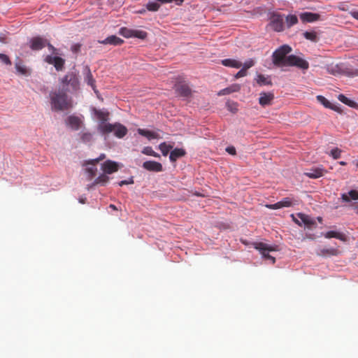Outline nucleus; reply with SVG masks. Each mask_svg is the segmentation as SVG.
<instances>
[{"label": "nucleus", "mask_w": 358, "mask_h": 358, "mask_svg": "<svg viewBox=\"0 0 358 358\" xmlns=\"http://www.w3.org/2000/svg\"><path fill=\"white\" fill-rule=\"evenodd\" d=\"M246 76H247V71L242 68L239 71H238L236 73V74L235 75V78L238 79V78H242V77H244Z\"/></svg>", "instance_id": "nucleus-45"}, {"label": "nucleus", "mask_w": 358, "mask_h": 358, "mask_svg": "<svg viewBox=\"0 0 358 358\" xmlns=\"http://www.w3.org/2000/svg\"><path fill=\"white\" fill-rule=\"evenodd\" d=\"M47 40L42 37L36 36L30 40V48L32 50H40L46 46Z\"/></svg>", "instance_id": "nucleus-14"}, {"label": "nucleus", "mask_w": 358, "mask_h": 358, "mask_svg": "<svg viewBox=\"0 0 358 358\" xmlns=\"http://www.w3.org/2000/svg\"><path fill=\"white\" fill-rule=\"evenodd\" d=\"M101 169L104 173L112 174L118 171L119 166L115 162L107 160L102 164Z\"/></svg>", "instance_id": "nucleus-13"}, {"label": "nucleus", "mask_w": 358, "mask_h": 358, "mask_svg": "<svg viewBox=\"0 0 358 358\" xmlns=\"http://www.w3.org/2000/svg\"><path fill=\"white\" fill-rule=\"evenodd\" d=\"M142 153L146 155L152 156L155 157H159V155L155 152L152 147L146 146L142 150Z\"/></svg>", "instance_id": "nucleus-34"}, {"label": "nucleus", "mask_w": 358, "mask_h": 358, "mask_svg": "<svg viewBox=\"0 0 358 358\" xmlns=\"http://www.w3.org/2000/svg\"><path fill=\"white\" fill-rule=\"evenodd\" d=\"M351 16H352L355 19L358 20V10H352L350 13Z\"/></svg>", "instance_id": "nucleus-55"}, {"label": "nucleus", "mask_w": 358, "mask_h": 358, "mask_svg": "<svg viewBox=\"0 0 358 358\" xmlns=\"http://www.w3.org/2000/svg\"><path fill=\"white\" fill-rule=\"evenodd\" d=\"M66 123L73 130H78L82 123L81 120L75 115H70L66 120Z\"/></svg>", "instance_id": "nucleus-18"}, {"label": "nucleus", "mask_w": 358, "mask_h": 358, "mask_svg": "<svg viewBox=\"0 0 358 358\" xmlns=\"http://www.w3.org/2000/svg\"><path fill=\"white\" fill-rule=\"evenodd\" d=\"M314 19H315V22L318 20L320 19V15L318 14L315 13Z\"/></svg>", "instance_id": "nucleus-56"}, {"label": "nucleus", "mask_w": 358, "mask_h": 358, "mask_svg": "<svg viewBox=\"0 0 358 358\" xmlns=\"http://www.w3.org/2000/svg\"><path fill=\"white\" fill-rule=\"evenodd\" d=\"M159 148L161 150L164 156H166L169 151L173 148L172 145H167L166 143L164 142L159 144Z\"/></svg>", "instance_id": "nucleus-32"}, {"label": "nucleus", "mask_w": 358, "mask_h": 358, "mask_svg": "<svg viewBox=\"0 0 358 358\" xmlns=\"http://www.w3.org/2000/svg\"><path fill=\"white\" fill-rule=\"evenodd\" d=\"M59 90L67 93H76L80 90L78 75L75 72H69L61 80Z\"/></svg>", "instance_id": "nucleus-4"}, {"label": "nucleus", "mask_w": 358, "mask_h": 358, "mask_svg": "<svg viewBox=\"0 0 358 358\" xmlns=\"http://www.w3.org/2000/svg\"><path fill=\"white\" fill-rule=\"evenodd\" d=\"M110 208H113V209H114V210H116V209H117V208H116V207H115V205H113V204H110Z\"/></svg>", "instance_id": "nucleus-58"}, {"label": "nucleus", "mask_w": 358, "mask_h": 358, "mask_svg": "<svg viewBox=\"0 0 358 358\" xmlns=\"http://www.w3.org/2000/svg\"><path fill=\"white\" fill-rule=\"evenodd\" d=\"M241 90V85L238 84H233L231 86L222 89L218 92L219 96L229 94L233 92H238Z\"/></svg>", "instance_id": "nucleus-23"}, {"label": "nucleus", "mask_w": 358, "mask_h": 358, "mask_svg": "<svg viewBox=\"0 0 358 358\" xmlns=\"http://www.w3.org/2000/svg\"><path fill=\"white\" fill-rule=\"evenodd\" d=\"M148 36L147 32L143 30L134 29L133 30V37L145 39Z\"/></svg>", "instance_id": "nucleus-36"}, {"label": "nucleus", "mask_w": 358, "mask_h": 358, "mask_svg": "<svg viewBox=\"0 0 358 358\" xmlns=\"http://www.w3.org/2000/svg\"><path fill=\"white\" fill-rule=\"evenodd\" d=\"M98 130L103 135L113 132L114 135L118 138H123L128 132L127 127L118 122L115 124L100 123L98 126Z\"/></svg>", "instance_id": "nucleus-5"}, {"label": "nucleus", "mask_w": 358, "mask_h": 358, "mask_svg": "<svg viewBox=\"0 0 358 358\" xmlns=\"http://www.w3.org/2000/svg\"><path fill=\"white\" fill-rule=\"evenodd\" d=\"M340 165H342V166H345L347 164V163L345 162H343V161H341L338 162Z\"/></svg>", "instance_id": "nucleus-57"}, {"label": "nucleus", "mask_w": 358, "mask_h": 358, "mask_svg": "<svg viewBox=\"0 0 358 358\" xmlns=\"http://www.w3.org/2000/svg\"><path fill=\"white\" fill-rule=\"evenodd\" d=\"M317 220H318L319 222H322V218L321 217H317Z\"/></svg>", "instance_id": "nucleus-59"}, {"label": "nucleus", "mask_w": 358, "mask_h": 358, "mask_svg": "<svg viewBox=\"0 0 358 358\" xmlns=\"http://www.w3.org/2000/svg\"><path fill=\"white\" fill-rule=\"evenodd\" d=\"M106 157L105 154H101L99 158L93 159L88 162L87 164H91L92 165H95L96 163H98L99 161L103 159Z\"/></svg>", "instance_id": "nucleus-48"}, {"label": "nucleus", "mask_w": 358, "mask_h": 358, "mask_svg": "<svg viewBox=\"0 0 358 358\" xmlns=\"http://www.w3.org/2000/svg\"><path fill=\"white\" fill-rule=\"evenodd\" d=\"M314 38H315V42H316V34H315Z\"/></svg>", "instance_id": "nucleus-63"}, {"label": "nucleus", "mask_w": 358, "mask_h": 358, "mask_svg": "<svg viewBox=\"0 0 358 358\" xmlns=\"http://www.w3.org/2000/svg\"><path fill=\"white\" fill-rule=\"evenodd\" d=\"M280 203L281 208H287L296 204V201L293 198L285 197L283 198L281 201H280Z\"/></svg>", "instance_id": "nucleus-26"}, {"label": "nucleus", "mask_w": 358, "mask_h": 358, "mask_svg": "<svg viewBox=\"0 0 358 358\" xmlns=\"http://www.w3.org/2000/svg\"><path fill=\"white\" fill-rule=\"evenodd\" d=\"M326 171L321 168H315V179L320 178L324 175Z\"/></svg>", "instance_id": "nucleus-43"}, {"label": "nucleus", "mask_w": 358, "mask_h": 358, "mask_svg": "<svg viewBox=\"0 0 358 358\" xmlns=\"http://www.w3.org/2000/svg\"><path fill=\"white\" fill-rule=\"evenodd\" d=\"M342 153V150L338 148H335L332 149L329 153V156H331L334 159H338L341 157Z\"/></svg>", "instance_id": "nucleus-37"}, {"label": "nucleus", "mask_w": 358, "mask_h": 358, "mask_svg": "<svg viewBox=\"0 0 358 358\" xmlns=\"http://www.w3.org/2000/svg\"><path fill=\"white\" fill-rule=\"evenodd\" d=\"M341 199L345 202H350V200H358V191L352 189L348 194H342Z\"/></svg>", "instance_id": "nucleus-24"}, {"label": "nucleus", "mask_w": 358, "mask_h": 358, "mask_svg": "<svg viewBox=\"0 0 358 358\" xmlns=\"http://www.w3.org/2000/svg\"><path fill=\"white\" fill-rule=\"evenodd\" d=\"M338 99L341 101L342 103H345V105L352 107V108H357V103L352 100L349 99L348 97H346L344 94H339L338 96Z\"/></svg>", "instance_id": "nucleus-25"}, {"label": "nucleus", "mask_w": 358, "mask_h": 358, "mask_svg": "<svg viewBox=\"0 0 358 358\" xmlns=\"http://www.w3.org/2000/svg\"><path fill=\"white\" fill-rule=\"evenodd\" d=\"M300 19L303 22H313V13L305 12L300 14Z\"/></svg>", "instance_id": "nucleus-29"}, {"label": "nucleus", "mask_w": 358, "mask_h": 358, "mask_svg": "<svg viewBox=\"0 0 358 358\" xmlns=\"http://www.w3.org/2000/svg\"><path fill=\"white\" fill-rule=\"evenodd\" d=\"M159 1H149L146 4V8L150 11H157L160 7V4L158 3Z\"/></svg>", "instance_id": "nucleus-33"}, {"label": "nucleus", "mask_w": 358, "mask_h": 358, "mask_svg": "<svg viewBox=\"0 0 358 358\" xmlns=\"http://www.w3.org/2000/svg\"><path fill=\"white\" fill-rule=\"evenodd\" d=\"M45 62L48 63L49 64L54 65L55 68L57 71H62L64 69V66L65 64V60L60 57H52L51 55H48L45 58Z\"/></svg>", "instance_id": "nucleus-9"}, {"label": "nucleus", "mask_w": 358, "mask_h": 358, "mask_svg": "<svg viewBox=\"0 0 358 358\" xmlns=\"http://www.w3.org/2000/svg\"><path fill=\"white\" fill-rule=\"evenodd\" d=\"M186 152L182 148H175L173 150L169 156V159L172 162H176L178 159L185 156Z\"/></svg>", "instance_id": "nucleus-21"}, {"label": "nucleus", "mask_w": 358, "mask_h": 358, "mask_svg": "<svg viewBox=\"0 0 358 358\" xmlns=\"http://www.w3.org/2000/svg\"><path fill=\"white\" fill-rule=\"evenodd\" d=\"M254 247L261 253L264 259L270 260L272 264L275 262V258L269 255V252L278 251L277 245H271L262 242H259L255 243L254 244Z\"/></svg>", "instance_id": "nucleus-6"}, {"label": "nucleus", "mask_w": 358, "mask_h": 358, "mask_svg": "<svg viewBox=\"0 0 358 358\" xmlns=\"http://www.w3.org/2000/svg\"><path fill=\"white\" fill-rule=\"evenodd\" d=\"M308 176L311 178H313V173H308Z\"/></svg>", "instance_id": "nucleus-61"}, {"label": "nucleus", "mask_w": 358, "mask_h": 358, "mask_svg": "<svg viewBox=\"0 0 358 358\" xmlns=\"http://www.w3.org/2000/svg\"><path fill=\"white\" fill-rule=\"evenodd\" d=\"M292 51L287 45H283L273 53V62L278 66H294L301 69H307L308 63L301 57L292 55L287 56Z\"/></svg>", "instance_id": "nucleus-1"}, {"label": "nucleus", "mask_w": 358, "mask_h": 358, "mask_svg": "<svg viewBox=\"0 0 358 358\" xmlns=\"http://www.w3.org/2000/svg\"><path fill=\"white\" fill-rule=\"evenodd\" d=\"M269 27L275 31H282L284 29V16L278 13H272L270 16Z\"/></svg>", "instance_id": "nucleus-7"}, {"label": "nucleus", "mask_w": 358, "mask_h": 358, "mask_svg": "<svg viewBox=\"0 0 358 358\" xmlns=\"http://www.w3.org/2000/svg\"><path fill=\"white\" fill-rule=\"evenodd\" d=\"M322 57L320 56L315 58V62H319L324 64V66L315 65L320 69H324L327 73L333 76L347 75L348 76H358V69H352L345 67L343 64H329L328 61L321 62Z\"/></svg>", "instance_id": "nucleus-2"}, {"label": "nucleus", "mask_w": 358, "mask_h": 358, "mask_svg": "<svg viewBox=\"0 0 358 358\" xmlns=\"http://www.w3.org/2000/svg\"><path fill=\"white\" fill-rule=\"evenodd\" d=\"M85 171L89 174V177L91 179L95 176L96 168L95 167V165H92V166L86 168Z\"/></svg>", "instance_id": "nucleus-40"}, {"label": "nucleus", "mask_w": 358, "mask_h": 358, "mask_svg": "<svg viewBox=\"0 0 358 358\" xmlns=\"http://www.w3.org/2000/svg\"><path fill=\"white\" fill-rule=\"evenodd\" d=\"M228 109L232 113H236L238 111L237 104L235 103H229Z\"/></svg>", "instance_id": "nucleus-47"}, {"label": "nucleus", "mask_w": 358, "mask_h": 358, "mask_svg": "<svg viewBox=\"0 0 358 358\" xmlns=\"http://www.w3.org/2000/svg\"><path fill=\"white\" fill-rule=\"evenodd\" d=\"M257 83L261 85H266L271 84V81L263 75H259L257 78Z\"/></svg>", "instance_id": "nucleus-39"}, {"label": "nucleus", "mask_w": 358, "mask_h": 358, "mask_svg": "<svg viewBox=\"0 0 358 358\" xmlns=\"http://www.w3.org/2000/svg\"><path fill=\"white\" fill-rule=\"evenodd\" d=\"M95 115L101 122V123H106V122L108 120L109 113L108 112L96 110Z\"/></svg>", "instance_id": "nucleus-27"}, {"label": "nucleus", "mask_w": 358, "mask_h": 358, "mask_svg": "<svg viewBox=\"0 0 358 358\" xmlns=\"http://www.w3.org/2000/svg\"><path fill=\"white\" fill-rule=\"evenodd\" d=\"M0 60L3 63H4V64H6L7 65H10L11 64V62H10L9 57L7 55H4V54H0Z\"/></svg>", "instance_id": "nucleus-44"}, {"label": "nucleus", "mask_w": 358, "mask_h": 358, "mask_svg": "<svg viewBox=\"0 0 358 358\" xmlns=\"http://www.w3.org/2000/svg\"><path fill=\"white\" fill-rule=\"evenodd\" d=\"M354 164H355L356 167L358 169V160L355 161Z\"/></svg>", "instance_id": "nucleus-60"}, {"label": "nucleus", "mask_w": 358, "mask_h": 358, "mask_svg": "<svg viewBox=\"0 0 358 358\" xmlns=\"http://www.w3.org/2000/svg\"><path fill=\"white\" fill-rule=\"evenodd\" d=\"M46 46L48 48V49L52 51L53 53L56 51V48L50 43L47 41Z\"/></svg>", "instance_id": "nucleus-54"}, {"label": "nucleus", "mask_w": 358, "mask_h": 358, "mask_svg": "<svg viewBox=\"0 0 358 358\" xmlns=\"http://www.w3.org/2000/svg\"><path fill=\"white\" fill-rule=\"evenodd\" d=\"M133 30L134 29H130L127 27H122L119 33L125 38H131L133 37Z\"/></svg>", "instance_id": "nucleus-35"}, {"label": "nucleus", "mask_w": 358, "mask_h": 358, "mask_svg": "<svg viewBox=\"0 0 358 358\" xmlns=\"http://www.w3.org/2000/svg\"><path fill=\"white\" fill-rule=\"evenodd\" d=\"M133 183H134V180L132 178H131L129 180H122L118 183V185H119V186L122 187L124 185H129V184H133Z\"/></svg>", "instance_id": "nucleus-52"}, {"label": "nucleus", "mask_w": 358, "mask_h": 358, "mask_svg": "<svg viewBox=\"0 0 358 358\" xmlns=\"http://www.w3.org/2000/svg\"><path fill=\"white\" fill-rule=\"evenodd\" d=\"M137 131L140 135L148 138L149 140L160 138L159 134L155 131L140 128L137 129Z\"/></svg>", "instance_id": "nucleus-22"}, {"label": "nucleus", "mask_w": 358, "mask_h": 358, "mask_svg": "<svg viewBox=\"0 0 358 358\" xmlns=\"http://www.w3.org/2000/svg\"><path fill=\"white\" fill-rule=\"evenodd\" d=\"M274 99V94L272 92H261L259 94V103L264 107L270 106Z\"/></svg>", "instance_id": "nucleus-15"}, {"label": "nucleus", "mask_w": 358, "mask_h": 358, "mask_svg": "<svg viewBox=\"0 0 358 358\" xmlns=\"http://www.w3.org/2000/svg\"><path fill=\"white\" fill-rule=\"evenodd\" d=\"M266 207L269 208V209H280V208H281V206H280V201L274 203V204H266Z\"/></svg>", "instance_id": "nucleus-46"}, {"label": "nucleus", "mask_w": 358, "mask_h": 358, "mask_svg": "<svg viewBox=\"0 0 358 358\" xmlns=\"http://www.w3.org/2000/svg\"><path fill=\"white\" fill-rule=\"evenodd\" d=\"M81 140L84 142V143H90L92 141L93 139V136L91 133L90 132H85V133H83L81 134Z\"/></svg>", "instance_id": "nucleus-38"}, {"label": "nucleus", "mask_w": 358, "mask_h": 358, "mask_svg": "<svg viewBox=\"0 0 358 358\" xmlns=\"http://www.w3.org/2000/svg\"><path fill=\"white\" fill-rule=\"evenodd\" d=\"M15 68H16L17 71L18 72H20V73L24 74V75L27 73V69L25 67L17 64L15 65Z\"/></svg>", "instance_id": "nucleus-49"}, {"label": "nucleus", "mask_w": 358, "mask_h": 358, "mask_svg": "<svg viewBox=\"0 0 358 358\" xmlns=\"http://www.w3.org/2000/svg\"><path fill=\"white\" fill-rule=\"evenodd\" d=\"M356 213L358 214V206H355Z\"/></svg>", "instance_id": "nucleus-62"}, {"label": "nucleus", "mask_w": 358, "mask_h": 358, "mask_svg": "<svg viewBox=\"0 0 358 358\" xmlns=\"http://www.w3.org/2000/svg\"><path fill=\"white\" fill-rule=\"evenodd\" d=\"M339 10H343V11H347L349 10V5H348V2H340L337 6H336Z\"/></svg>", "instance_id": "nucleus-41"}, {"label": "nucleus", "mask_w": 358, "mask_h": 358, "mask_svg": "<svg viewBox=\"0 0 358 358\" xmlns=\"http://www.w3.org/2000/svg\"><path fill=\"white\" fill-rule=\"evenodd\" d=\"M52 109L57 111L65 110L72 107L71 99L61 90L50 93Z\"/></svg>", "instance_id": "nucleus-3"}, {"label": "nucleus", "mask_w": 358, "mask_h": 358, "mask_svg": "<svg viewBox=\"0 0 358 358\" xmlns=\"http://www.w3.org/2000/svg\"><path fill=\"white\" fill-rule=\"evenodd\" d=\"M226 151L231 155H236V148L234 147V146H229L226 148Z\"/></svg>", "instance_id": "nucleus-50"}, {"label": "nucleus", "mask_w": 358, "mask_h": 358, "mask_svg": "<svg viewBox=\"0 0 358 358\" xmlns=\"http://www.w3.org/2000/svg\"><path fill=\"white\" fill-rule=\"evenodd\" d=\"M254 64H255L254 61L252 59H250V60L245 62L243 64H242V66H243L242 68L247 71L248 69H249L250 68L253 66Z\"/></svg>", "instance_id": "nucleus-42"}, {"label": "nucleus", "mask_w": 358, "mask_h": 358, "mask_svg": "<svg viewBox=\"0 0 358 358\" xmlns=\"http://www.w3.org/2000/svg\"><path fill=\"white\" fill-rule=\"evenodd\" d=\"M85 82L88 85L91 86L93 90L95 89V80L93 78V76L89 69H87V73L85 78Z\"/></svg>", "instance_id": "nucleus-28"}, {"label": "nucleus", "mask_w": 358, "mask_h": 358, "mask_svg": "<svg viewBox=\"0 0 358 358\" xmlns=\"http://www.w3.org/2000/svg\"><path fill=\"white\" fill-rule=\"evenodd\" d=\"M293 221L299 226L304 225L305 228L310 229L313 225V220L309 216L304 213H297L296 215H292Z\"/></svg>", "instance_id": "nucleus-8"}, {"label": "nucleus", "mask_w": 358, "mask_h": 358, "mask_svg": "<svg viewBox=\"0 0 358 358\" xmlns=\"http://www.w3.org/2000/svg\"><path fill=\"white\" fill-rule=\"evenodd\" d=\"M317 100L323 105L325 108L331 109L334 111L341 113V110L340 108L333 103H331L329 100H327L324 96L318 95L317 96Z\"/></svg>", "instance_id": "nucleus-19"}, {"label": "nucleus", "mask_w": 358, "mask_h": 358, "mask_svg": "<svg viewBox=\"0 0 358 358\" xmlns=\"http://www.w3.org/2000/svg\"><path fill=\"white\" fill-rule=\"evenodd\" d=\"M221 64L227 67L239 69L242 66V62L234 59H224L221 60Z\"/></svg>", "instance_id": "nucleus-20"}, {"label": "nucleus", "mask_w": 358, "mask_h": 358, "mask_svg": "<svg viewBox=\"0 0 358 358\" xmlns=\"http://www.w3.org/2000/svg\"><path fill=\"white\" fill-rule=\"evenodd\" d=\"M303 35L306 38L310 40V41H313V32L306 31L305 33H303Z\"/></svg>", "instance_id": "nucleus-51"}, {"label": "nucleus", "mask_w": 358, "mask_h": 358, "mask_svg": "<svg viewBox=\"0 0 358 358\" xmlns=\"http://www.w3.org/2000/svg\"><path fill=\"white\" fill-rule=\"evenodd\" d=\"M341 252L338 248L329 247L318 249L317 254L318 256L323 257H330L332 256H338Z\"/></svg>", "instance_id": "nucleus-10"}, {"label": "nucleus", "mask_w": 358, "mask_h": 358, "mask_svg": "<svg viewBox=\"0 0 358 358\" xmlns=\"http://www.w3.org/2000/svg\"><path fill=\"white\" fill-rule=\"evenodd\" d=\"M176 92L178 94L184 98H189L192 96V90L187 84L178 83L175 85Z\"/></svg>", "instance_id": "nucleus-11"}, {"label": "nucleus", "mask_w": 358, "mask_h": 358, "mask_svg": "<svg viewBox=\"0 0 358 358\" xmlns=\"http://www.w3.org/2000/svg\"><path fill=\"white\" fill-rule=\"evenodd\" d=\"M143 168L149 171L161 172L163 167L161 163L155 161H146L143 164Z\"/></svg>", "instance_id": "nucleus-16"}, {"label": "nucleus", "mask_w": 358, "mask_h": 358, "mask_svg": "<svg viewBox=\"0 0 358 358\" xmlns=\"http://www.w3.org/2000/svg\"><path fill=\"white\" fill-rule=\"evenodd\" d=\"M98 43L103 45L109 44L114 46H117L122 45L124 43V41L115 35H111L105 38L104 40L98 41Z\"/></svg>", "instance_id": "nucleus-17"}, {"label": "nucleus", "mask_w": 358, "mask_h": 358, "mask_svg": "<svg viewBox=\"0 0 358 358\" xmlns=\"http://www.w3.org/2000/svg\"><path fill=\"white\" fill-rule=\"evenodd\" d=\"M321 236H323L325 238L328 239L334 238L343 242H347L348 241V237L345 233L334 230H331L324 233H322Z\"/></svg>", "instance_id": "nucleus-12"}, {"label": "nucleus", "mask_w": 358, "mask_h": 358, "mask_svg": "<svg viewBox=\"0 0 358 358\" xmlns=\"http://www.w3.org/2000/svg\"><path fill=\"white\" fill-rule=\"evenodd\" d=\"M109 177L107 176L106 173H103L100 175L98 178L95 179L94 184H101L104 185L109 181Z\"/></svg>", "instance_id": "nucleus-30"}, {"label": "nucleus", "mask_w": 358, "mask_h": 358, "mask_svg": "<svg viewBox=\"0 0 358 358\" xmlns=\"http://www.w3.org/2000/svg\"><path fill=\"white\" fill-rule=\"evenodd\" d=\"M285 22L287 27H290L298 22V18L295 15H289L286 17Z\"/></svg>", "instance_id": "nucleus-31"}, {"label": "nucleus", "mask_w": 358, "mask_h": 358, "mask_svg": "<svg viewBox=\"0 0 358 358\" xmlns=\"http://www.w3.org/2000/svg\"><path fill=\"white\" fill-rule=\"evenodd\" d=\"M80 49V44H75L72 45L71 50L74 52H78Z\"/></svg>", "instance_id": "nucleus-53"}]
</instances>
